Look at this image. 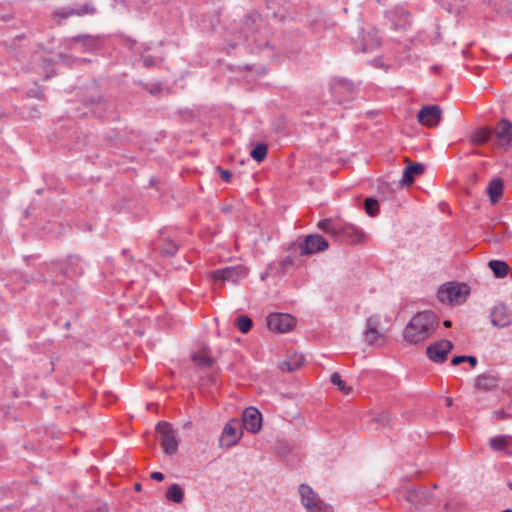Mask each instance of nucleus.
<instances>
[{
    "mask_svg": "<svg viewBox=\"0 0 512 512\" xmlns=\"http://www.w3.org/2000/svg\"><path fill=\"white\" fill-rule=\"evenodd\" d=\"M452 405V400L451 399H447V406H451Z\"/></svg>",
    "mask_w": 512,
    "mask_h": 512,
    "instance_id": "obj_47",
    "label": "nucleus"
},
{
    "mask_svg": "<svg viewBox=\"0 0 512 512\" xmlns=\"http://www.w3.org/2000/svg\"><path fill=\"white\" fill-rule=\"evenodd\" d=\"M340 224L332 219H323L318 222L317 227L324 233L337 238L340 234Z\"/></svg>",
    "mask_w": 512,
    "mask_h": 512,
    "instance_id": "obj_22",
    "label": "nucleus"
},
{
    "mask_svg": "<svg viewBox=\"0 0 512 512\" xmlns=\"http://www.w3.org/2000/svg\"><path fill=\"white\" fill-rule=\"evenodd\" d=\"M406 500L415 509H420L432 502V493L426 488L411 489L406 492Z\"/></svg>",
    "mask_w": 512,
    "mask_h": 512,
    "instance_id": "obj_14",
    "label": "nucleus"
},
{
    "mask_svg": "<svg viewBox=\"0 0 512 512\" xmlns=\"http://www.w3.org/2000/svg\"><path fill=\"white\" fill-rule=\"evenodd\" d=\"M328 242L324 237L318 234H311L305 237L300 244L301 255H312L314 253L325 251L328 248Z\"/></svg>",
    "mask_w": 512,
    "mask_h": 512,
    "instance_id": "obj_10",
    "label": "nucleus"
},
{
    "mask_svg": "<svg viewBox=\"0 0 512 512\" xmlns=\"http://www.w3.org/2000/svg\"><path fill=\"white\" fill-rule=\"evenodd\" d=\"M362 230L352 224H340V234L338 239L344 240L350 244L361 243L364 239Z\"/></svg>",
    "mask_w": 512,
    "mask_h": 512,
    "instance_id": "obj_17",
    "label": "nucleus"
},
{
    "mask_svg": "<svg viewBox=\"0 0 512 512\" xmlns=\"http://www.w3.org/2000/svg\"><path fill=\"white\" fill-rule=\"evenodd\" d=\"M424 172V166L421 163L409 164L403 173L401 184L411 185L414 182V176L421 175Z\"/></svg>",
    "mask_w": 512,
    "mask_h": 512,
    "instance_id": "obj_21",
    "label": "nucleus"
},
{
    "mask_svg": "<svg viewBox=\"0 0 512 512\" xmlns=\"http://www.w3.org/2000/svg\"><path fill=\"white\" fill-rule=\"evenodd\" d=\"M42 66L46 72V78H49L53 74V64L48 59H43Z\"/></svg>",
    "mask_w": 512,
    "mask_h": 512,
    "instance_id": "obj_37",
    "label": "nucleus"
},
{
    "mask_svg": "<svg viewBox=\"0 0 512 512\" xmlns=\"http://www.w3.org/2000/svg\"><path fill=\"white\" fill-rule=\"evenodd\" d=\"M491 322L494 326L503 328L512 323V311L505 305H496L490 315Z\"/></svg>",
    "mask_w": 512,
    "mask_h": 512,
    "instance_id": "obj_16",
    "label": "nucleus"
},
{
    "mask_svg": "<svg viewBox=\"0 0 512 512\" xmlns=\"http://www.w3.org/2000/svg\"><path fill=\"white\" fill-rule=\"evenodd\" d=\"M504 183L500 178H494L487 187V194L492 204H496L503 196Z\"/></svg>",
    "mask_w": 512,
    "mask_h": 512,
    "instance_id": "obj_20",
    "label": "nucleus"
},
{
    "mask_svg": "<svg viewBox=\"0 0 512 512\" xmlns=\"http://www.w3.org/2000/svg\"><path fill=\"white\" fill-rule=\"evenodd\" d=\"M374 420L376 423L382 426H387L389 425L391 419L387 412H381L374 418Z\"/></svg>",
    "mask_w": 512,
    "mask_h": 512,
    "instance_id": "obj_34",
    "label": "nucleus"
},
{
    "mask_svg": "<svg viewBox=\"0 0 512 512\" xmlns=\"http://www.w3.org/2000/svg\"><path fill=\"white\" fill-rule=\"evenodd\" d=\"M443 325H444L445 327H447V328H448V327H451L452 323H451V321H450V320H445V321L443 322Z\"/></svg>",
    "mask_w": 512,
    "mask_h": 512,
    "instance_id": "obj_44",
    "label": "nucleus"
},
{
    "mask_svg": "<svg viewBox=\"0 0 512 512\" xmlns=\"http://www.w3.org/2000/svg\"><path fill=\"white\" fill-rule=\"evenodd\" d=\"M466 361L469 362L472 367H475L477 364V359L474 356H466Z\"/></svg>",
    "mask_w": 512,
    "mask_h": 512,
    "instance_id": "obj_42",
    "label": "nucleus"
},
{
    "mask_svg": "<svg viewBox=\"0 0 512 512\" xmlns=\"http://www.w3.org/2000/svg\"><path fill=\"white\" fill-rule=\"evenodd\" d=\"M89 11L87 9H84L81 12H78L74 9L68 8V9H62L59 11H56L54 13V18L57 19L58 23L61 22V20L66 19L72 15H82L84 13H88Z\"/></svg>",
    "mask_w": 512,
    "mask_h": 512,
    "instance_id": "obj_30",
    "label": "nucleus"
},
{
    "mask_svg": "<svg viewBox=\"0 0 512 512\" xmlns=\"http://www.w3.org/2000/svg\"><path fill=\"white\" fill-rule=\"evenodd\" d=\"M509 486H510V487H511V489H512V483H510V484H509Z\"/></svg>",
    "mask_w": 512,
    "mask_h": 512,
    "instance_id": "obj_49",
    "label": "nucleus"
},
{
    "mask_svg": "<svg viewBox=\"0 0 512 512\" xmlns=\"http://www.w3.org/2000/svg\"><path fill=\"white\" fill-rule=\"evenodd\" d=\"M488 266L497 278L505 277L509 271L507 263L500 260H491L489 261Z\"/></svg>",
    "mask_w": 512,
    "mask_h": 512,
    "instance_id": "obj_27",
    "label": "nucleus"
},
{
    "mask_svg": "<svg viewBox=\"0 0 512 512\" xmlns=\"http://www.w3.org/2000/svg\"><path fill=\"white\" fill-rule=\"evenodd\" d=\"M493 415L496 418L501 419V420H504L511 416L510 414L506 413L504 410H496L493 412Z\"/></svg>",
    "mask_w": 512,
    "mask_h": 512,
    "instance_id": "obj_39",
    "label": "nucleus"
},
{
    "mask_svg": "<svg viewBox=\"0 0 512 512\" xmlns=\"http://www.w3.org/2000/svg\"><path fill=\"white\" fill-rule=\"evenodd\" d=\"M216 171L220 174V177L223 181L230 182L232 174L229 170L222 169L221 167H216Z\"/></svg>",
    "mask_w": 512,
    "mask_h": 512,
    "instance_id": "obj_36",
    "label": "nucleus"
},
{
    "mask_svg": "<svg viewBox=\"0 0 512 512\" xmlns=\"http://www.w3.org/2000/svg\"><path fill=\"white\" fill-rule=\"evenodd\" d=\"M135 490L140 491L141 490V484L137 483L135 484Z\"/></svg>",
    "mask_w": 512,
    "mask_h": 512,
    "instance_id": "obj_45",
    "label": "nucleus"
},
{
    "mask_svg": "<svg viewBox=\"0 0 512 512\" xmlns=\"http://www.w3.org/2000/svg\"><path fill=\"white\" fill-rule=\"evenodd\" d=\"M267 152L268 146L265 143H259L251 151L250 155L255 161L261 162L266 158Z\"/></svg>",
    "mask_w": 512,
    "mask_h": 512,
    "instance_id": "obj_29",
    "label": "nucleus"
},
{
    "mask_svg": "<svg viewBox=\"0 0 512 512\" xmlns=\"http://www.w3.org/2000/svg\"><path fill=\"white\" fill-rule=\"evenodd\" d=\"M511 437L507 435H500L493 437L489 440V445L493 451L505 452L510 446Z\"/></svg>",
    "mask_w": 512,
    "mask_h": 512,
    "instance_id": "obj_23",
    "label": "nucleus"
},
{
    "mask_svg": "<svg viewBox=\"0 0 512 512\" xmlns=\"http://www.w3.org/2000/svg\"><path fill=\"white\" fill-rule=\"evenodd\" d=\"M242 422L247 431L258 433L262 427V415L254 407L246 408L243 412Z\"/></svg>",
    "mask_w": 512,
    "mask_h": 512,
    "instance_id": "obj_15",
    "label": "nucleus"
},
{
    "mask_svg": "<svg viewBox=\"0 0 512 512\" xmlns=\"http://www.w3.org/2000/svg\"><path fill=\"white\" fill-rule=\"evenodd\" d=\"M379 326V316L373 315L366 319L363 336L367 344L380 346L385 342V336L379 331Z\"/></svg>",
    "mask_w": 512,
    "mask_h": 512,
    "instance_id": "obj_7",
    "label": "nucleus"
},
{
    "mask_svg": "<svg viewBox=\"0 0 512 512\" xmlns=\"http://www.w3.org/2000/svg\"><path fill=\"white\" fill-rule=\"evenodd\" d=\"M496 143L500 148L507 149L512 146V123L502 119L494 128Z\"/></svg>",
    "mask_w": 512,
    "mask_h": 512,
    "instance_id": "obj_11",
    "label": "nucleus"
},
{
    "mask_svg": "<svg viewBox=\"0 0 512 512\" xmlns=\"http://www.w3.org/2000/svg\"><path fill=\"white\" fill-rule=\"evenodd\" d=\"M469 293L464 283L447 282L437 291V298L443 304H460L465 301Z\"/></svg>",
    "mask_w": 512,
    "mask_h": 512,
    "instance_id": "obj_2",
    "label": "nucleus"
},
{
    "mask_svg": "<svg viewBox=\"0 0 512 512\" xmlns=\"http://www.w3.org/2000/svg\"><path fill=\"white\" fill-rule=\"evenodd\" d=\"M330 381L337 389L344 395H349L352 392V387L348 386L344 380H342L339 373L335 372L331 375Z\"/></svg>",
    "mask_w": 512,
    "mask_h": 512,
    "instance_id": "obj_28",
    "label": "nucleus"
},
{
    "mask_svg": "<svg viewBox=\"0 0 512 512\" xmlns=\"http://www.w3.org/2000/svg\"><path fill=\"white\" fill-rule=\"evenodd\" d=\"M301 503L307 512H334L331 505L327 504L307 484H301L298 488Z\"/></svg>",
    "mask_w": 512,
    "mask_h": 512,
    "instance_id": "obj_3",
    "label": "nucleus"
},
{
    "mask_svg": "<svg viewBox=\"0 0 512 512\" xmlns=\"http://www.w3.org/2000/svg\"><path fill=\"white\" fill-rule=\"evenodd\" d=\"M492 135V130L489 128H479L473 131L470 135V141L473 144H484L489 141Z\"/></svg>",
    "mask_w": 512,
    "mask_h": 512,
    "instance_id": "obj_25",
    "label": "nucleus"
},
{
    "mask_svg": "<svg viewBox=\"0 0 512 512\" xmlns=\"http://www.w3.org/2000/svg\"><path fill=\"white\" fill-rule=\"evenodd\" d=\"M365 211L370 216H375L379 211V203L373 198H367L365 200Z\"/></svg>",
    "mask_w": 512,
    "mask_h": 512,
    "instance_id": "obj_33",
    "label": "nucleus"
},
{
    "mask_svg": "<svg viewBox=\"0 0 512 512\" xmlns=\"http://www.w3.org/2000/svg\"><path fill=\"white\" fill-rule=\"evenodd\" d=\"M151 478L157 481H162L164 479V475L161 472L155 471L151 474Z\"/></svg>",
    "mask_w": 512,
    "mask_h": 512,
    "instance_id": "obj_41",
    "label": "nucleus"
},
{
    "mask_svg": "<svg viewBox=\"0 0 512 512\" xmlns=\"http://www.w3.org/2000/svg\"><path fill=\"white\" fill-rule=\"evenodd\" d=\"M465 361H466V356H464V355L463 356H455L452 358L451 363H452V365H458Z\"/></svg>",
    "mask_w": 512,
    "mask_h": 512,
    "instance_id": "obj_40",
    "label": "nucleus"
},
{
    "mask_svg": "<svg viewBox=\"0 0 512 512\" xmlns=\"http://www.w3.org/2000/svg\"><path fill=\"white\" fill-rule=\"evenodd\" d=\"M193 361L199 366H211L214 362L213 358L208 356L206 351L202 350L193 356Z\"/></svg>",
    "mask_w": 512,
    "mask_h": 512,
    "instance_id": "obj_31",
    "label": "nucleus"
},
{
    "mask_svg": "<svg viewBox=\"0 0 512 512\" xmlns=\"http://www.w3.org/2000/svg\"><path fill=\"white\" fill-rule=\"evenodd\" d=\"M242 429L237 419H231L225 424L219 439L220 447L231 448L236 445L242 437Z\"/></svg>",
    "mask_w": 512,
    "mask_h": 512,
    "instance_id": "obj_5",
    "label": "nucleus"
},
{
    "mask_svg": "<svg viewBox=\"0 0 512 512\" xmlns=\"http://www.w3.org/2000/svg\"><path fill=\"white\" fill-rule=\"evenodd\" d=\"M452 348L453 344L451 341L442 339L429 345L426 349V354L433 362L442 363L447 359Z\"/></svg>",
    "mask_w": 512,
    "mask_h": 512,
    "instance_id": "obj_9",
    "label": "nucleus"
},
{
    "mask_svg": "<svg viewBox=\"0 0 512 512\" xmlns=\"http://www.w3.org/2000/svg\"><path fill=\"white\" fill-rule=\"evenodd\" d=\"M295 325V319L287 313H273L267 318V326L271 331L286 333Z\"/></svg>",
    "mask_w": 512,
    "mask_h": 512,
    "instance_id": "obj_8",
    "label": "nucleus"
},
{
    "mask_svg": "<svg viewBox=\"0 0 512 512\" xmlns=\"http://www.w3.org/2000/svg\"><path fill=\"white\" fill-rule=\"evenodd\" d=\"M331 90L338 101L341 102L353 94L354 85L345 79H334L331 84Z\"/></svg>",
    "mask_w": 512,
    "mask_h": 512,
    "instance_id": "obj_18",
    "label": "nucleus"
},
{
    "mask_svg": "<svg viewBox=\"0 0 512 512\" xmlns=\"http://www.w3.org/2000/svg\"><path fill=\"white\" fill-rule=\"evenodd\" d=\"M247 275L246 268L242 266L225 267L215 270L211 273L214 280L238 282L239 279Z\"/></svg>",
    "mask_w": 512,
    "mask_h": 512,
    "instance_id": "obj_13",
    "label": "nucleus"
},
{
    "mask_svg": "<svg viewBox=\"0 0 512 512\" xmlns=\"http://www.w3.org/2000/svg\"><path fill=\"white\" fill-rule=\"evenodd\" d=\"M63 46L71 52H94L100 49L101 40L98 36L80 34L75 37L66 38Z\"/></svg>",
    "mask_w": 512,
    "mask_h": 512,
    "instance_id": "obj_4",
    "label": "nucleus"
},
{
    "mask_svg": "<svg viewBox=\"0 0 512 512\" xmlns=\"http://www.w3.org/2000/svg\"><path fill=\"white\" fill-rule=\"evenodd\" d=\"M379 45H380V40L379 39H375L374 46L378 47Z\"/></svg>",
    "mask_w": 512,
    "mask_h": 512,
    "instance_id": "obj_46",
    "label": "nucleus"
},
{
    "mask_svg": "<svg viewBox=\"0 0 512 512\" xmlns=\"http://www.w3.org/2000/svg\"><path fill=\"white\" fill-rule=\"evenodd\" d=\"M162 251L163 253L165 254H168V255H173L176 253L177 251V245L174 243V242H167L163 248H162Z\"/></svg>",
    "mask_w": 512,
    "mask_h": 512,
    "instance_id": "obj_35",
    "label": "nucleus"
},
{
    "mask_svg": "<svg viewBox=\"0 0 512 512\" xmlns=\"http://www.w3.org/2000/svg\"><path fill=\"white\" fill-rule=\"evenodd\" d=\"M441 109L438 105L425 106L420 109L417 119L420 124L427 127H435L441 120Z\"/></svg>",
    "mask_w": 512,
    "mask_h": 512,
    "instance_id": "obj_12",
    "label": "nucleus"
},
{
    "mask_svg": "<svg viewBox=\"0 0 512 512\" xmlns=\"http://www.w3.org/2000/svg\"><path fill=\"white\" fill-rule=\"evenodd\" d=\"M166 498L174 503H182L184 500L183 488L177 483L172 484L166 492Z\"/></svg>",
    "mask_w": 512,
    "mask_h": 512,
    "instance_id": "obj_26",
    "label": "nucleus"
},
{
    "mask_svg": "<svg viewBox=\"0 0 512 512\" xmlns=\"http://www.w3.org/2000/svg\"><path fill=\"white\" fill-rule=\"evenodd\" d=\"M157 432L160 434V442L166 454L172 455L177 451L178 442L176 434L168 422L161 421L157 424Z\"/></svg>",
    "mask_w": 512,
    "mask_h": 512,
    "instance_id": "obj_6",
    "label": "nucleus"
},
{
    "mask_svg": "<svg viewBox=\"0 0 512 512\" xmlns=\"http://www.w3.org/2000/svg\"><path fill=\"white\" fill-rule=\"evenodd\" d=\"M438 325V319L432 311L419 312L407 323L403 337L409 344H416L429 338Z\"/></svg>",
    "mask_w": 512,
    "mask_h": 512,
    "instance_id": "obj_1",
    "label": "nucleus"
},
{
    "mask_svg": "<svg viewBox=\"0 0 512 512\" xmlns=\"http://www.w3.org/2000/svg\"><path fill=\"white\" fill-rule=\"evenodd\" d=\"M86 512H108V507L105 503H98L95 508H91Z\"/></svg>",
    "mask_w": 512,
    "mask_h": 512,
    "instance_id": "obj_38",
    "label": "nucleus"
},
{
    "mask_svg": "<svg viewBox=\"0 0 512 512\" xmlns=\"http://www.w3.org/2000/svg\"><path fill=\"white\" fill-rule=\"evenodd\" d=\"M499 379L496 375L485 373L476 378V388L482 391H493L498 387Z\"/></svg>",
    "mask_w": 512,
    "mask_h": 512,
    "instance_id": "obj_19",
    "label": "nucleus"
},
{
    "mask_svg": "<svg viewBox=\"0 0 512 512\" xmlns=\"http://www.w3.org/2000/svg\"><path fill=\"white\" fill-rule=\"evenodd\" d=\"M59 58L64 61V62H67L68 60V55L64 54V53H60L59 54Z\"/></svg>",
    "mask_w": 512,
    "mask_h": 512,
    "instance_id": "obj_43",
    "label": "nucleus"
},
{
    "mask_svg": "<svg viewBox=\"0 0 512 512\" xmlns=\"http://www.w3.org/2000/svg\"><path fill=\"white\" fill-rule=\"evenodd\" d=\"M304 363V356L301 354H294L288 360L283 361L280 364V369L282 371L292 372L298 368H300Z\"/></svg>",
    "mask_w": 512,
    "mask_h": 512,
    "instance_id": "obj_24",
    "label": "nucleus"
},
{
    "mask_svg": "<svg viewBox=\"0 0 512 512\" xmlns=\"http://www.w3.org/2000/svg\"><path fill=\"white\" fill-rule=\"evenodd\" d=\"M252 325V319L245 315L239 316L236 320V326L242 333L249 332L252 328Z\"/></svg>",
    "mask_w": 512,
    "mask_h": 512,
    "instance_id": "obj_32",
    "label": "nucleus"
},
{
    "mask_svg": "<svg viewBox=\"0 0 512 512\" xmlns=\"http://www.w3.org/2000/svg\"><path fill=\"white\" fill-rule=\"evenodd\" d=\"M150 64V61L145 60V65L148 66Z\"/></svg>",
    "mask_w": 512,
    "mask_h": 512,
    "instance_id": "obj_48",
    "label": "nucleus"
}]
</instances>
